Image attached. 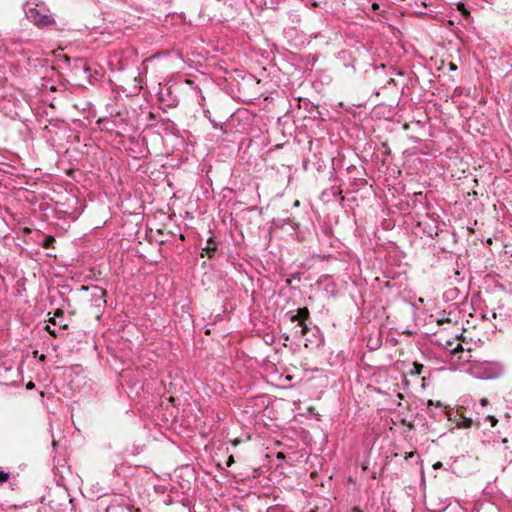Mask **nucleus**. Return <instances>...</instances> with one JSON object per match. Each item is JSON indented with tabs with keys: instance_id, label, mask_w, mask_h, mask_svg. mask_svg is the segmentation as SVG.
<instances>
[{
	"instance_id": "obj_40",
	"label": "nucleus",
	"mask_w": 512,
	"mask_h": 512,
	"mask_svg": "<svg viewBox=\"0 0 512 512\" xmlns=\"http://www.w3.org/2000/svg\"><path fill=\"white\" fill-rule=\"evenodd\" d=\"M459 359L470 361L469 358H465L463 355L459 356Z\"/></svg>"
},
{
	"instance_id": "obj_31",
	"label": "nucleus",
	"mask_w": 512,
	"mask_h": 512,
	"mask_svg": "<svg viewBox=\"0 0 512 512\" xmlns=\"http://www.w3.org/2000/svg\"><path fill=\"white\" fill-rule=\"evenodd\" d=\"M414 456H416L417 458H419L418 453H417V452H415V451H412V452L406 453L405 459L407 460L408 458H412V457H414Z\"/></svg>"
},
{
	"instance_id": "obj_9",
	"label": "nucleus",
	"mask_w": 512,
	"mask_h": 512,
	"mask_svg": "<svg viewBox=\"0 0 512 512\" xmlns=\"http://www.w3.org/2000/svg\"><path fill=\"white\" fill-rule=\"evenodd\" d=\"M245 71L242 69L233 68L231 71L226 67V83L229 79L237 80V78H244Z\"/></svg>"
},
{
	"instance_id": "obj_39",
	"label": "nucleus",
	"mask_w": 512,
	"mask_h": 512,
	"mask_svg": "<svg viewBox=\"0 0 512 512\" xmlns=\"http://www.w3.org/2000/svg\"><path fill=\"white\" fill-rule=\"evenodd\" d=\"M352 512H362V510L358 507H354Z\"/></svg>"
},
{
	"instance_id": "obj_4",
	"label": "nucleus",
	"mask_w": 512,
	"mask_h": 512,
	"mask_svg": "<svg viewBox=\"0 0 512 512\" xmlns=\"http://www.w3.org/2000/svg\"><path fill=\"white\" fill-rule=\"evenodd\" d=\"M291 322H301L309 318L310 312L307 307L299 308L296 311H289L286 314Z\"/></svg>"
},
{
	"instance_id": "obj_3",
	"label": "nucleus",
	"mask_w": 512,
	"mask_h": 512,
	"mask_svg": "<svg viewBox=\"0 0 512 512\" xmlns=\"http://www.w3.org/2000/svg\"><path fill=\"white\" fill-rule=\"evenodd\" d=\"M503 430L498 429L496 437L504 444L508 442V436H512V422L509 418H505L504 423L501 424Z\"/></svg>"
},
{
	"instance_id": "obj_27",
	"label": "nucleus",
	"mask_w": 512,
	"mask_h": 512,
	"mask_svg": "<svg viewBox=\"0 0 512 512\" xmlns=\"http://www.w3.org/2000/svg\"><path fill=\"white\" fill-rule=\"evenodd\" d=\"M109 123V120L107 118H101L99 121H98V124L100 125L101 129L102 130H110V128L107 126V124Z\"/></svg>"
},
{
	"instance_id": "obj_25",
	"label": "nucleus",
	"mask_w": 512,
	"mask_h": 512,
	"mask_svg": "<svg viewBox=\"0 0 512 512\" xmlns=\"http://www.w3.org/2000/svg\"><path fill=\"white\" fill-rule=\"evenodd\" d=\"M75 68H81L84 72H88L90 69L85 65L83 59L75 60Z\"/></svg>"
},
{
	"instance_id": "obj_34",
	"label": "nucleus",
	"mask_w": 512,
	"mask_h": 512,
	"mask_svg": "<svg viewBox=\"0 0 512 512\" xmlns=\"http://www.w3.org/2000/svg\"><path fill=\"white\" fill-rule=\"evenodd\" d=\"M210 501L212 502V503H211V505L216 504V505H218V506H219V508H221V507H222V504L218 501V499L214 498V500H210Z\"/></svg>"
},
{
	"instance_id": "obj_36",
	"label": "nucleus",
	"mask_w": 512,
	"mask_h": 512,
	"mask_svg": "<svg viewBox=\"0 0 512 512\" xmlns=\"http://www.w3.org/2000/svg\"><path fill=\"white\" fill-rule=\"evenodd\" d=\"M276 457H277L278 459L283 460V459H285V457H286V456H285V454H284L283 452H278Z\"/></svg>"
},
{
	"instance_id": "obj_1",
	"label": "nucleus",
	"mask_w": 512,
	"mask_h": 512,
	"mask_svg": "<svg viewBox=\"0 0 512 512\" xmlns=\"http://www.w3.org/2000/svg\"><path fill=\"white\" fill-rule=\"evenodd\" d=\"M26 18L39 29L58 30L54 15L49 7L40 0H27L23 4Z\"/></svg>"
},
{
	"instance_id": "obj_41",
	"label": "nucleus",
	"mask_w": 512,
	"mask_h": 512,
	"mask_svg": "<svg viewBox=\"0 0 512 512\" xmlns=\"http://www.w3.org/2000/svg\"><path fill=\"white\" fill-rule=\"evenodd\" d=\"M216 466L217 468H219L220 470H222V467H221V464L219 462L216 463Z\"/></svg>"
},
{
	"instance_id": "obj_44",
	"label": "nucleus",
	"mask_w": 512,
	"mask_h": 512,
	"mask_svg": "<svg viewBox=\"0 0 512 512\" xmlns=\"http://www.w3.org/2000/svg\"><path fill=\"white\" fill-rule=\"evenodd\" d=\"M45 358V355H41L40 360H43Z\"/></svg>"
},
{
	"instance_id": "obj_35",
	"label": "nucleus",
	"mask_w": 512,
	"mask_h": 512,
	"mask_svg": "<svg viewBox=\"0 0 512 512\" xmlns=\"http://www.w3.org/2000/svg\"><path fill=\"white\" fill-rule=\"evenodd\" d=\"M459 9L464 13V14H469V12L465 9L464 7V4H459Z\"/></svg>"
},
{
	"instance_id": "obj_13",
	"label": "nucleus",
	"mask_w": 512,
	"mask_h": 512,
	"mask_svg": "<svg viewBox=\"0 0 512 512\" xmlns=\"http://www.w3.org/2000/svg\"><path fill=\"white\" fill-rule=\"evenodd\" d=\"M390 422L394 426L400 425L403 427H407L408 430L414 429V424L412 422H407L406 418H390Z\"/></svg>"
},
{
	"instance_id": "obj_24",
	"label": "nucleus",
	"mask_w": 512,
	"mask_h": 512,
	"mask_svg": "<svg viewBox=\"0 0 512 512\" xmlns=\"http://www.w3.org/2000/svg\"><path fill=\"white\" fill-rule=\"evenodd\" d=\"M271 423H268L267 429L270 431V433H277L279 426L274 423L275 418H269Z\"/></svg>"
},
{
	"instance_id": "obj_37",
	"label": "nucleus",
	"mask_w": 512,
	"mask_h": 512,
	"mask_svg": "<svg viewBox=\"0 0 512 512\" xmlns=\"http://www.w3.org/2000/svg\"><path fill=\"white\" fill-rule=\"evenodd\" d=\"M34 386H35V385H34V383L30 381V382L27 384L26 388H27V389H32V388H34Z\"/></svg>"
},
{
	"instance_id": "obj_6",
	"label": "nucleus",
	"mask_w": 512,
	"mask_h": 512,
	"mask_svg": "<svg viewBox=\"0 0 512 512\" xmlns=\"http://www.w3.org/2000/svg\"><path fill=\"white\" fill-rule=\"evenodd\" d=\"M268 423L263 420V418H259L255 422V431L262 438H269L271 436L270 431L267 429Z\"/></svg>"
},
{
	"instance_id": "obj_33",
	"label": "nucleus",
	"mask_w": 512,
	"mask_h": 512,
	"mask_svg": "<svg viewBox=\"0 0 512 512\" xmlns=\"http://www.w3.org/2000/svg\"><path fill=\"white\" fill-rule=\"evenodd\" d=\"M243 441L240 439H234L231 441L232 445L236 447L237 445L241 444Z\"/></svg>"
},
{
	"instance_id": "obj_22",
	"label": "nucleus",
	"mask_w": 512,
	"mask_h": 512,
	"mask_svg": "<svg viewBox=\"0 0 512 512\" xmlns=\"http://www.w3.org/2000/svg\"><path fill=\"white\" fill-rule=\"evenodd\" d=\"M204 113H205V116L210 120V122L212 123V125H213V127L215 129L219 128V129L223 130V127H224L223 123L222 122H216L214 119H211L210 111L209 110H206Z\"/></svg>"
},
{
	"instance_id": "obj_12",
	"label": "nucleus",
	"mask_w": 512,
	"mask_h": 512,
	"mask_svg": "<svg viewBox=\"0 0 512 512\" xmlns=\"http://www.w3.org/2000/svg\"><path fill=\"white\" fill-rule=\"evenodd\" d=\"M203 251L206 253V255L209 257V258H213L217 252V247H216V243L213 241L212 238H209L207 240V245L206 247L203 249Z\"/></svg>"
},
{
	"instance_id": "obj_16",
	"label": "nucleus",
	"mask_w": 512,
	"mask_h": 512,
	"mask_svg": "<svg viewBox=\"0 0 512 512\" xmlns=\"http://www.w3.org/2000/svg\"><path fill=\"white\" fill-rule=\"evenodd\" d=\"M230 235H231L232 241L234 242V244L236 246L240 245L244 240V237H243V234L241 231L231 230Z\"/></svg>"
},
{
	"instance_id": "obj_11",
	"label": "nucleus",
	"mask_w": 512,
	"mask_h": 512,
	"mask_svg": "<svg viewBox=\"0 0 512 512\" xmlns=\"http://www.w3.org/2000/svg\"><path fill=\"white\" fill-rule=\"evenodd\" d=\"M157 419H158V421L155 423V425L159 426L161 431L163 428L169 429L177 421V418H171V421H169V418H164V417L157 418Z\"/></svg>"
},
{
	"instance_id": "obj_2",
	"label": "nucleus",
	"mask_w": 512,
	"mask_h": 512,
	"mask_svg": "<svg viewBox=\"0 0 512 512\" xmlns=\"http://www.w3.org/2000/svg\"><path fill=\"white\" fill-rule=\"evenodd\" d=\"M81 290L90 292L91 306L94 307L95 309H97L96 317H97V319H100V317H101V314L99 313L100 309L104 308L107 303V301H106L107 291L102 287L94 286V285L82 286Z\"/></svg>"
},
{
	"instance_id": "obj_18",
	"label": "nucleus",
	"mask_w": 512,
	"mask_h": 512,
	"mask_svg": "<svg viewBox=\"0 0 512 512\" xmlns=\"http://www.w3.org/2000/svg\"><path fill=\"white\" fill-rule=\"evenodd\" d=\"M239 117L240 113L231 115V117L228 120H226V134L229 133V129L231 127L235 126V123L239 120Z\"/></svg>"
},
{
	"instance_id": "obj_30",
	"label": "nucleus",
	"mask_w": 512,
	"mask_h": 512,
	"mask_svg": "<svg viewBox=\"0 0 512 512\" xmlns=\"http://www.w3.org/2000/svg\"><path fill=\"white\" fill-rule=\"evenodd\" d=\"M462 352L463 351V347H462V344L458 343L457 346L452 350V353L453 354H456L458 352Z\"/></svg>"
},
{
	"instance_id": "obj_42",
	"label": "nucleus",
	"mask_w": 512,
	"mask_h": 512,
	"mask_svg": "<svg viewBox=\"0 0 512 512\" xmlns=\"http://www.w3.org/2000/svg\"><path fill=\"white\" fill-rule=\"evenodd\" d=\"M231 389L233 390V392H235V393L237 392L236 388L233 385H231Z\"/></svg>"
},
{
	"instance_id": "obj_7",
	"label": "nucleus",
	"mask_w": 512,
	"mask_h": 512,
	"mask_svg": "<svg viewBox=\"0 0 512 512\" xmlns=\"http://www.w3.org/2000/svg\"><path fill=\"white\" fill-rule=\"evenodd\" d=\"M245 452V449H241V451L230 454L226 460V466L230 467L233 463L237 462L244 463L246 461Z\"/></svg>"
},
{
	"instance_id": "obj_17",
	"label": "nucleus",
	"mask_w": 512,
	"mask_h": 512,
	"mask_svg": "<svg viewBox=\"0 0 512 512\" xmlns=\"http://www.w3.org/2000/svg\"><path fill=\"white\" fill-rule=\"evenodd\" d=\"M488 405H490V401L488 398H481L480 401H479V404L478 405H474V409H475V412L477 414H480V413H484V411L482 410L484 407H487Z\"/></svg>"
},
{
	"instance_id": "obj_38",
	"label": "nucleus",
	"mask_w": 512,
	"mask_h": 512,
	"mask_svg": "<svg viewBox=\"0 0 512 512\" xmlns=\"http://www.w3.org/2000/svg\"><path fill=\"white\" fill-rule=\"evenodd\" d=\"M449 67H450V70H456L457 69V66L454 63H452V62L449 64Z\"/></svg>"
},
{
	"instance_id": "obj_19",
	"label": "nucleus",
	"mask_w": 512,
	"mask_h": 512,
	"mask_svg": "<svg viewBox=\"0 0 512 512\" xmlns=\"http://www.w3.org/2000/svg\"><path fill=\"white\" fill-rule=\"evenodd\" d=\"M430 406H435L436 408H439L440 409V413H446L447 417L451 416V412L447 411V407L443 406L439 401L434 403L433 401L430 400L428 402V407H430Z\"/></svg>"
},
{
	"instance_id": "obj_23",
	"label": "nucleus",
	"mask_w": 512,
	"mask_h": 512,
	"mask_svg": "<svg viewBox=\"0 0 512 512\" xmlns=\"http://www.w3.org/2000/svg\"><path fill=\"white\" fill-rule=\"evenodd\" d=\"M424 366L418 362L413 363V369L411 370V374L420 375L422 373Z\"/></svg>"
},
{
	"instance_id": "obj_29",
	"label": "nucleus",
	"mask_w": 512,
	"mask_h": 512,
	"mask_svg": "<svg viewBox=\"0 0 512 512\" xmlns=\"http://www.w3.org/2000/svg\"><path fill=\"white\" fill-rule=\"evenodd\" d=\"M485 421L490 422L491 427H495L498 423V419L495 417L492 418H485Z\"/></svg>"
},
{
	"instance_id": "obj_5",
	"label": "nucleus",
	"mask_w": 512,
	"mask_h": 512,
	"mask_svg": "<svg viewBox=\"0 0 512 512\" xmlns=\"http://www.w3.org/2000/svg\"><path fill=\"white\" fill-rule=\"evenodd\" d=\"M449 421H452L455 423L456 428L461 429H468L471 428L473 425H475L477 428H479L480 423L477 422L476 424L473 421V418H447Z\"/></svg>"
},
{
	"instance_id": "obj_26",
	"label": "nucleus",
	"mask_w": 512,
	"mask_h": 512,
	"mask_svg": "<svg viewBox=\"0 0 512 512\" xmlns=\"http://www.w3.org/2000/svg\"><path fill=\"white\" fill-rule=\"evenodd\" d=\"M10 479V473L0 469V485L7 482Z\"/></svg>"
},
{
	"instance_id": "obj_14",
	"label": "nucleus",
	"mask_w": 512,
	"mask_h": 512,
	"mask_svg": "<svg viewBox=\"0 0 512 512\" xmlns=\"http://www.w3.org/2000/svg\"><path fill=\"white\" fill-rule=\"evenodd\" d=\"M225 38H226V47L229 45L230 42L232 44L239 45L241 42L245 41V34L244 33L238 34L235 38L234 36L226 33Z\"/></svg>"
},
{
	"instance_id": "obj_32",
	"label": "nucleus",
	"mask_w": 512,
	"mask_h": 512,
	"mask_svg": "<svg viewBox=\"0 0 512 512\" xmlns=\"http://www.w3.org/2000/svg\"><path fill=\"white\" fill-rule=\"evenodd\" d=\"M442 467H443V464L440 461L433 464V469H435V470L441 469Z\"/></svg>"
},
{
	"instance_id": "obj_21",
	"label": "nucleus",
	"mask_w": 512,
	"mask_h": 512,
	"mask_svg": "<svg viewBox=\"0 0 512 512\" xmlns=\"http://www.w3.org/2000/svg\"><path fill=\"white\" fill-rule=\"evenodd\" d=\"M55 243V239L54 237L52 236H45L41 245L44 247V248H53V244Z\"/></svg>"
},
{
	"instance_id": "obj_8",
	"label": "nucleus",
	"mask_w": 512,
	"mask_h": 512,
	"mask_svg": "<svg viewBox=\"0 0 512 512\" xmlns=\"http://www.w3.org/2000/svg\"><path fill=\"white\" fill-rule=\"evenodd\" d=\"M480 367L478 366H475L472 368V373L478 377V378H482V379H490V378H493L495 376V374L493 372H491L487 367H485L483 369V371H480V370H476V369H479Z\"/></svg>"
},
{
	"instance_id": "obj_10",
	"label": "nucleus",
	"mask_w": 512,
	"mask_h": 512,
	"mask_svg": "<svg viewBox=\"0 0 512 512\" xmlns=\"http://www.w3.org/2000/svg\"><path fill=\"white\" fill-rule=\"evenodd\" d=\"M146 448L145 444L140 443H134L131 447V449L127 448L125 449L124 453L132 456H137L140 453H142Z\"/></svg>"
},
{
	"instance_id": "obj_28",
	"label": "nucleus",
	"mask_w": 512,
	"mask_h": 512,
	"mask_svg": "<svg viewBox=\"0 0 512 512\" xmlns=\"http://www.w3.org/2000/svg\"><path fill=\"white\" fill-rule=\"evenodd\" d=\"M299 325L301 326L302 330H301V335L304 336L308 333L309 331V327L306 325L305 321H301L299 322Z\"/></svg>"
},
{
	"instance_id": "obj_15",
	"label": "nucleus",
	"mask_w": 512,
	"mask_h": 512,
	"mask_svg": "<svg viewBox=\"0 0 512 512\" xmlns=\"http://www.w3.org/2000/svg\"><path fill=\"white\" fill-rule=\"evenodd\" d=\"M63 314H64V312H63V310H62V309H56V310L54 311V313H53L54 318H58V319H60V320L57 322V321L54 319V320H52L51 322H52L54 325L58 324V325H59L61 328H63V329H67V328H68V324L63 323V321H62Z\"/></svg>"
},
{
	"instance_id": "obj_20",
	"label": "nucleus",
	"mask_w": 512,
	"mask_h": 512,
	"mask_svg": "<svg viewBox=\"0 0 512 512\" xmlns=\"http://www.w3.org/2000/svg\"><path fill=\"white\" fill-rule=\"evenodd\" d=\"M341 55H342L343 59H346V57H347L350 60V62L346 63L345 66L346 67L350 66L353 69V71H355V65H354L355 59L352 57L351 53L347 52V51H342Z\"/></svg>"
},
{
	"instance_id": "obj_43",
	"label": "nucleus",
	"mask_w": 512,
	"mask_h": 512,
	"mask_svg": "<svg viewBox=\"0 0 512 512\" xmlns=\"http://www.w3.org/2000/svg\"><path fill=\"white\" fill-rule=\"evenodd\" d=\"M189 485H190V482H189V481H187V482H186V486H187V488H189Z\"/></svg>"
}]
</instances>
